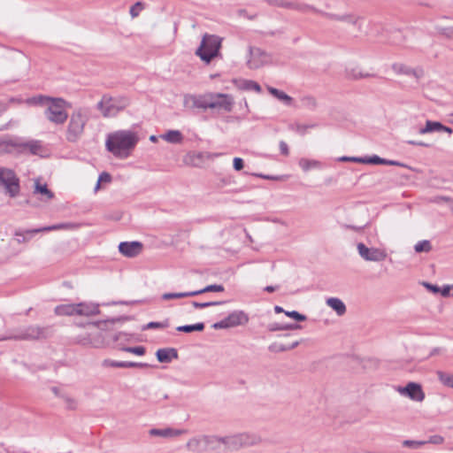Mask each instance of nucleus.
I'll return each mask as SVG.
<instances>
[{
  "mask_svg": "<svg viewBox=\"0 0 453 453\" xmlns=\"http://www.w3.org/2000/svg\"><path fill=\"white\" fill-rule=\"evenodd\" d=\"M89 120V110L86 107L76 108L70 115L66 128V140L77 142L84 133L85 126Z\"/></svg>",
  "mask_w": 453,
  "mask_h": 453,
  "instance_id": "nucleus-2",
  "label": "nucleus"
},
{
  "mask_svg": "<svg viewBox=\"0 0 453 453\" xmlns=\"http://www.w3.org/2000/svg\"><path fill=\"white\" fill-rule=\"evenodd\" d=\"M326 303L334 311H345L346 310L344 303L338 297H329Z\"/></svg>",
  "mask_w": 453,
  "mask_h": 453,
  "instance_id": "nucleus-38",
  "label": "nucleus"
},
{
  "mask_svg": "<svg viewBox=\"0 0 453 453\" xmlns=\"http://www.w3.org/2000/svg\"><path fill=\"white\" fill-rule=\"evenodd\" d=\"M233 163H234V168L236 171H241L244 166L243 160L241 157H234Z\"/></svg>",
  "mask_w": 453,
  "mask_h": 453,
  "instance_id": "nucleus-56",
  "label": "nucleus"
},
{
  "mask_svg": "<svg viewBox=\"0 0 453 453\" xmlns=\"http://www.w3.org/2000/svg\"><path fill=\"white\" fill-rule=\"evenodd\" d=\"M61 398L65 403V407L68 410H75L77 408V401L74 398H73L70 395H67L65 394L61 395Z\"/></svg>",
  "mask_w": 453,
  "mask_h": 453,
  "instance_id": "nucleus-47",
  "label": "nucleus"
},
{
  "mask_svg": "<svg viewBox=\"0 0 453 453\" xmlns=\"http://www.w3.org/2000/svg\"><path fill=\"white\" fill-rule=\"evenodd\" d=\"M234 83L241 90H253L257 93L262 91L261 86L257 81L251 80L239 79L234 80Z\"/></svg>",
  "mask_w": 453,
  "mask_h": 453,
  "instance_id": "nucleus-26",
  "label": "nucleus"
},
{
  "mask_svg": "<svg viewBox=\"0 0 453 453\" xmlns=\"http://www.w3.org/2000/svg\"><path fill=\"white\" fill-rule=\"evenodd\" d=\"M426 287L427 288L431 289L434 293L440 292V288L436 285H431V284L426 283Z\"/></svg>",
  "mask_w": 453,
  "mask_h": 453,
  "instance_id": "nucleus-60",
  "label": "nucleus"
},
{
  "mask_svg": "<svg viewBox=\"0 0 453 453\" xmlns=\"http://www.w3.org/2000/svg\"><path fill=\"white\" fill-rule=\"evenodd\" d=\"M301 104L308 110H314L317 107V101L311 96H305L301 98Z\"/></svg>",
  "mask_w": 453,
  "mask_h": 453,
  "instance_id": "nucleus-42",
  "label": "nucleus"
},
{
  "mask_svg": "<svg viewBox=\"0 0 453 453\" xmlns=\"http://www.w3.org/2000/svg\"><path fill=\"white\" fill-rule=\"evenodd\" d=\"M111 176L108 173H102L100 175H99V178H98V180H97V183H96V186L95 188L96 190H98L99 188H100V183L101 182H111Z\"/></svg>",
  "mask_w": 453,
  "mask_h": 453,
  "instance_id": "nucleus-50",
  "label": "nucleus"
},
{
  "mask_svg": "<svg viewBox=\"0 0 453 453\" xmlns=\"http://www.w3.org/2000/svg\"><path fill=\"white\" fill-rule=\"evenodd\" d=\"M340 161H342V162H356V163L363 164L364 158L363 157H342L340 158Z\"/></svg>",
  "mask_w": 453,
  "mask_h": 453,
  "instance_id": "nucleus-54",
  "label": "nucleus"
},
{
  "mask_svg": "<svg viewBox=\"0 0 453 453\" xmlns=\"http://www.w3.org/2000/svg\"><path fill=\"white\" fill-rule=\"evenodd\" d=\"M226 304V302H195V301H190V300L185 301L183 303L184 309L187 311H191L192 310H196V309L223 306Z\"/></svg>",
  "mask_w": 453,
  "mask_h": 453,
  "instance_id": "nucleus-22",
  "label": "nucleus"
},
{
  "mask_svg": "<svg viewBox=\"0 0 453 453\" xmlns=\"http://www.w3.org/2000/svg\"><path fill=\"white\" fill-rule=\"evenodd\" d=\"M22 145V153L28 150L33 155H38L42 150V143L40 141L31 140V141H21Z\"/></svg>",
  "mask_w": 453,
  "mask_h": 453,
  "instance_id": "nucleus-31",
  "label": "nucleus"
},
{
  "mask_svg": "<svg viewBox=\"0 0 453 453\" xmlns=\"http://www.w3.org/2000/svg\"><path fill=\"white\" fill-rule=\"evenodd\" d=\"M382 165L406 167V165H404L403 163H401L399 161H395V160H388V159H385V158L383 159Z\"/></svg>",
  "mask_w": 453,
  "mask_h": 453,
  "instance_id": "nucleus-59",
  "label": "nucleus"
},
{
  "mask_svg": "<svg viewBox=\"0 0 453 453\" xmlns=\"http://www.w3.org/2000/svg\"><path fill=\"white\" fill-rule=\"evenodd\" d=\"M51 391L53 392V394L56 395V396H58V397H61V395H63L64 394H61L60 393V390L59 388H58L57 387H53L51 388Z\"/></svg>",
  "mask_w": 453,
  "mask_h": 453,
  "instance_id": "nucleus-63",
  "label": "nucleus"
},
{
  "mask_svg": "<svg viewBox=\"0 0 453 453\" xmlns=\"http://www.w3.org/2000/svg\"><path fill=\"white\" fill-rule=\"evenodd\" d=\"M80 226L79 224L73 223V222H65V223H59L55 224L48 226H43L40 228L35 229H30V230H16L14 233L15 240L18 243H23L28 242L33 234L41 233V232H50V231H55V230H74L77 229Z\"/></svg>",
  "mask_w": 453,
  "mask_h": 453,
  "instance_id": "nucleus-5",
  "label": "nucleus"
},
{
  "mask_svg": "<svg viewBox=\"0 0 453 453\" xmlns=\"http://www.w3.org/2000/svg\"><path fill=\"white\" fill-rule=\"evenodd\" d=\"M392 69L398 74L412 75L416 79H419L423 75V71L421 69H412L403 64L395 63L392 65Z\"/></svg>",
  "mask_w": 453,
  "mask_h": 453,
  "instance_id": "nucleus-24",
  "label": "nucleus"
},
{
  "mask_svg": "<svg viewBox=\"0 0 453 453\" xmlns=\"http://www.w3.org/2000/svg\"><path fill=\"white\" fill-rule=\"evenodd\" d=\"M150 435L151 436H159L164 438H171L177 437L183 434L182 430L173 429L171 427H166L163 429L159 428H152L149 431Z\"/></svg>",
  "mask_w": 453,
  "mask_h": 453,
  "instance_id": "nucleus-25",
  "label": "nucleus"
},
{
  "mask_svg": "<svg viewBox=\"0 0 453 453\" xmlns=\"http://www.w3.org/2000/svg\"><path fill=\"white\" fill-rule=\"evenodd\" d=\"M397 391L412 401L422 402L425 399L421 385L416 382H409L405 387H399Z\"/></svg>",
  "mask_w": 453,
  "mask_h": 453,
  "instance_id": "nucleus-15",
  "label": "nucleus"
},
{
  "mask_svg": "<svg viewBox=\"0 0 453 453\" xmlns=\"http://www.w3.org/2000/svg\"><path fill=\"white\" fill-rule=\"evenodd\" d=\"M221 42L222 39L219 36L205 34L202 38L200 46L196 50V55L203 62L210 63L219 55Z\"/></svg>",
  "mask_w": 453,
  "mask_h": 453,
  "instance_id": "nucleus-4",
  "label": "nucleus"
},
{
  "mask_svg": "<svg viewBox=\"0 0 453 453\" xmlns=\"http://www.w3.org/2000/svg\"><path fill=\"white\" fill-rule=\"evenodd\" d=\"M65 104L66 102L62 98L52 97L44 111L47 119L56 125L64 124L68 119V114L65 111Z\"/></svg>",
  "mask_w": 453,
  "mask_h": 453,
  "instance_id": "nucleus-6",
  "label": "nucleus"
},
{
  "mask_svg": "<svg viewBox=\"0 0 453 453\" xmlns=\"http://www.w3.org/2000/svg\"><path fill=\"white\" fill-rule=\"evenodd\" d=\"M271 61L270 55L259 48H250L247 65L250 69H258Z\"/></svg>",
  "mask_w": 453,
  "mask_h": 453,
  "instance_id": "nucleus-12",
  "label": "nucleus"
},
{
  "mask_svg": "<svg viewBox=\"0 0 453 453\" xmlns=\"http://www.w3.org/2000/svg\"><path fill=\"white\" fill-rule=\"evenodd\" d=\"M35 194H42L45 196L46 201L51 200L54 197V194L50 191L46 184H41L39 181H35Z\"/></svg>",
  "mask_w": 453,
  "mask_h": 453,
  "instance_id": "nucleus-36",
  "label": "nucleus"
},
{
  "mask_svg": "<svg viewBox=\"0 0 453 453\" xmlns=\"http://www.w3.org/2000/svg\"><path fill=\"white\" fill-rule=\"evenodd\" d=\"M104 367L127 368V361H115L111 359H104L102 363Z\"/></svg>",
  "mask_w": 453,
  "mask_h": 453,
  "instance_id": "nucleus-44",
  "label": "nucleus"
},
{
  "mask_svg": "<svg viewBox=\"0 0 453 453\" xmlns=\"http://www.w3.org/2000/svg\"><path fill=\"white\" fill-rule=\"evenodd\" d=\"M22 103H25V100H23L22 98H18V97L9 98L7 103L0 101V115L3 114L4 112H5L9 109L10 104H19Z\"/></svg>",
  "mask_w": 453,
  "mask_h": 453,
  "instance_id": "nucleus-46",
  "label": "nucleus"
},
{
  "mask_svg": "<svg viewBox=\"0 0 453 453\" xmlns=\"http://www.w3.org/2000/svg\"><path fill=\"white\" fill-rule=\"evenodd\" d=\"M408 143H410L411 145L423 146V147H426L427 146L426 143L422 142H417V141H409Z\"/></svg>",
  "mask_w": 453,
  "mask_h": 453,
  "instance_id": "nucleus-61",
  "label": "nucleus"
},
{
  "mask_svg": "<svg viewBox=\"0 0 453 453\" xmlns=\"http://www.w3.org/2000/svg\"><path fill=\"white\" fill-rule=\"evenodd\" d=\"M437 378L439 381L450 388H453V374L448 373L442 371H437L436 372Z\"/></svg>",
  "mask_w": 453,
  "mask_h": 453,
  "instance_id": "nucleus-39",
  "label": "nucleus"
},
{
  "mask_svg": "<svg viewBox=\"0 0 453 453\" xmlns=\"http://www.w3.org/2000/svg\"><path fill=\"white\" fill-rule=\"evenodd\" d=\"M244 443V436L242 434H235L223 437V451L237 450Z\"/></svg>",
  "mask_w": 453,
  "mask_h": 453,
  "instance_id": "nucleus-21",
  "label": "nucleus"
},
{
  "mask_svg": "<svg viewBox=\"0 0 453 453\" xmlns=\"http://www.w3.org/2000/svg\"><path fill=\"white\" fill-rule=\"evenodd\" d=\"M363 158H364L363 164H372V165H382L383 159H384V158L380 157L377 155H373L372 157H365Z\"/></svg>",
  "mask_w": 453,
  "mask_h": 453,
  "instance_id": "nucleus-49",
  "label": "nucleus"
},
{
  "mask_svg": "<svg viewBox=\"0 0 453 453\" xmlns=\"http://www.w3.org/2000/svg\"><path fill=\"white\" fill-rule=\"evenodd\" d=\"M128 336H129V334H127L126 333L118 332V333H115L114 334H112L111 339L114 342L117 343L116 348L119 350H122V351H125L127 353H132V354H134L137 356L144 355L146 349L143 346L125 347V346L121 345L120 343H119V342L122 339L128 341L129 340Z\"/></svg>",
  "mask_w": 453,
  "mask_h": 453,
  "instance_id": "nucleus-17",
  "label": "nucleus"
},
{
  "mask_svg": "<svg viewBox=\"0 0 453 453\" xmlns=\"http://www.w3.org/2000/svg\"><path fill=\"white\" fill-rule=\"evenodd\" d=\"M426 441H413V440H404L403 441V446L406 448L411 449H418L419 447L425 445Z\"/></svg>",
  "mask_w": 453,
  "mask_h": 453,
  "instance_id": "nucleus-48",
  "label": "nucleus"
},
{
  "mask_svg": "<svg viewBox=\"0 0 453 453\" xmlns=\"http://www.w3.org/2000/svg\"><path fill=\"white\" fill-rule=\"evenodd\" d=\"M443 125L438 121L426 120V126L419 129V134H424L432 132H441Z\"/></svg>",
  "mask_w": 453,
  "mask_h": 453,
  "instance_id": "nucleus-35",
  "label": "nucleus"
},
{
  "mask_svg": "<svg viewBox=\"0 0 453 453\" xmlns=\"http://www.w3.org/2000/svg\"><path fill=\"white\" fill-rule=\"evenodd\" d=\"M249 321L246 313H229L224 319L212 325L214 329H227L237 326L245 325Z\"/></svg>",
  "mask_w": 453,
  "mask_h": 453,
  "instance_id": "nucleus-10",
  "label": "nucleus"
},
{
  "mask_svg": "<svg viewBox=\"0 0 453 453\" xmlns=\"http://www.w3.org/2000/svg\"><path fill=\"white\" fill-rule=\"evenodd\" d=\"M265 1L267 4H269L270 5L283 7V8H287V9L299 10V11H303V12L309 9V7L306 5H300L296 3L286 2L284 0H265Z\"/></svg>",
  "mask_w": 453,
  "mask_h": 453,
  "instance_id": "nucleus-28",
  "label": "nucleus"
},
{
  "mask_svg": "<svg viewBox=\"0 0 453 453\" xmlns=\"http://www.w3.org/2000/svg\"><path fill=\"white\" fill-rule=\"evenodd\" d=\"M224 290V288L222 285H210V286H207L206 288L201 289V290H196V291H190V292H179V293H165L162 296V299L163 300H171V299H178V298H183V297H188V296H196L198 294H202V293H204V292H209V291H215V292H221Z\"/></svg>",
  "mask_w": 453,
  "mask_h": 453,
  "instance_id": "nucleus-16",
  "label": "nucleus"
},
{
  "mask_svg": "<svg viewBox=\"0 0 453 453\" xmlns=\"http://www.w3.org/2000/svg\"><path fill=\"white\" fill-rule=\"evenodd\" d=\"M204 329V323L198 322L193 325H184V326H177L176 330L178 332H183V333H193L195 331L202 332Z\"/></svg>",
  "mask_w": 453,
  "mask_h": 453,
  "instance_id": "nucleus-37",
  "label": "nucleus"
},
{
  "mask_svg": "<svg viewBox=\"0 0 453 453\" xmlns=\"http://www.w3.org/2000/svg\"><path fill=\"white\" fill-rule=\"evenodd\" d=\"M22 139L20 138H7L0 141V150L5 153H22Z\"/></svg>",
  "mask_w": 453,
  "mask_h": 453,
  "instance_id": "nucleus-20",
  "label": "nucleus"
},
{
  "mask_svg": "<svg viewBox=\"0 0 453 453\" xmlns=\"http://www.w3.org/2000/svg\"><path fill=\"white\" fill-rule=\"evenodd\" d=\"M160 138L169 143H180L183 140V135L179 130H169L166 133L160 134Z\"/></svg>",
  "mask_w": 453,
  "mask_h": 453,
  "instance_id": "nucleus-33",
  "label": "nucleus"
},
{
  "mask_svg": "<svg viewBox=\"0 0 453 453\" xmlns=\"http://www.w3.org/2000/svg\"><path fill=\"white\" fill-rule=\"evenodd\" d=\"M441 132H446V133L451 134L453 130H452V128L443 125V128H441Z\"/></svg>",
  "mask_w": 453,
  "mask_h": 453,
  "instance_id": "nucleus-64",
  "label": "nucleus"
},
{
  "mask_svg": "<svg viewBox=\"0 0 453 453\" xmlns=\"http://www.w3.org/2000/svg\"><path fill=\"white\" fill-rule=\"evenodd\" d=\"M0 187H3L11 197L18 196L20 189L19 180L13 170L0 167Z\"/></svg>",
  "mask_w": 453,
  "mask_h": 453,
  "instance_id": "nucleus-7",
  "label": "nucleus"
},
{
  "mask_svg": "<svg viewBox=\"0 0 453 453\" xmlns=\"http://www.w3.org/2000/svg\"><path fill=\"white\" fill-rule=\"evenodd\" d=\"M267 89L272 96L281 101L285 105L291 106L293 104L294 99L282 90L273 87H268Z\"/></svg>",
  "mask_w": 453,
  "mask_h": 453,
  "instance_id": "nucleus-32",
  "label": "nucleus"
},
{
  "mask_svg": "<svg viewBox=\"0 0 453 453\" xmlns=\"http://www.w3.org/2000/svg\"><path fill=\"white\" fill-rule=\"evenodd\" d=\"M449 292H450V288L449 286H446L443 288V289L441 290V296H448L449 295Z\"/></svg>",
  "mask_w": 453,
  "mask_h": 453,
  "instance_id": "nucleus-62",
  "label": "nucleus"
},
{
  "mask_svg": "<svg viewBox=\"0 0 453 453\" xmlns=\"http://www.w3.org/2000/svg\"><path fill=\"white\" fill-rule=\"evenodd\" d=\"M414 250L417 253L429 252L432 250L431 242L427 240L420 241L414 246Z\"/></svg>",
  "mask_w": 453,
  "mask_h": 453,
  "instance_id": "nucleus-45",
  "label": "nucleus"
},
{
  "mask_svg": "<svg viewBox=\"0 0 453 453\" xmlns=\"http://www.w3.org/2000/svg\"><path fill=\"white\" fill-rule=\"evenodd\" d=\"M440 34L447 38H453V27L441 28Z\"/></svg>",
  "mask_w": 453,
  "mask_h": 453,
  "instance_id": "nucleus-55",
  "label": "nucleus"
},
{
  "mask_svg": "<svg viewBox=\"0 0 453 453\" xmlns=\"http://www.w3.org/2000/svg\"><path fill=\"white\" fill-rule=\"evenodd\" d=\"M143 5L141 2L135 3L134 5L130 8V15L133 18H135L139 15L140 12L142 10Z\"/></svg>",
  "mask_w": 453,
  "mask_h": 453,
  "instance_id": "nucleus-51",
  "label": "nucleus"
},
{
  "mask_svg": "<svg viewBox=\"0 0 453 453\" xmlns=\"http://www.w3.org/2000/svg\"><path fill=\"white\" fill-rule=\"evenodd\" d=\"M299 165L304 172H307L311 168H320L321 163L314 159L301 158L299 160Z\"/></svg>",
  "mask_w": 453,
  "mask_h": 453,
  "instance_id": "nucleus-40",
  "label": "nucleus"
},
{
  "mask_svg": "<svg viewBox=\"0 0 453 453\" xmlns=\"http://www.w3.org/2000/svg\"><path fill=\"white\" fill-rule=\"evenodd\" d=\"M129 105V99L126 96H111L104 94L101 100L96 104V109L104 118L115 117L119 111Z\"/></svg>",
  "mask_w": 453,
  "mask_h": 453,
  "instance_id": "nucleus-3",
  "label": "nucleus"
},
{
  "mask_svg": "<svg viewBox=\"0 0 453 453\" xmlns=\"http://www.w3.org/2000/svg\"><path fill=\"white\" fill-rule=\"evenodd\" d=\"M64 308H66L68 310L67 311L80 312V311H84V310H87V311H97L98 304L88 305L87 303H81L78 304H73V305H68V306H58V307H56L55 311H62V310Z\"/></svg>",
  "mask_w": 453,
  "mask_h": 453,
  "instance_id": "nucleus-27",
  "label": "nucleus"
},
{
  "mask_svg": "<svg viewBox=\"0 0 453 453\" xmlns=\"http://www.w3.org/2000/svg\"><path fill=\"white\" fill-rule=\"evenodd\" d=\"M357 250L358 255L365 261L368 262H382L388 257V253L385 249L375 247L369 248L363 242L357 243Z\"/></svg>",
  "mask_w": 453,
  "mask_h": 453,
  "instance_id": "nucleus-8",
  "label": "nucleus"
},
{
  "mask_svg": "<svg viewBox=\"0 0 453 453\" xmlns=\"http://www.w3.org/2000/svg\"><path fill=\"white\" fill-rule=\"evenodd\" d=\"M210 109H222L227 112L231 111L234 105L232 96L224 93H210Z\"/></svg>",
  "mask_w": 453,
  "mask_h": 453,
  "instance_id": "nucleus-13",
  "label": "nucleus"
},
{
  "mask_svg": "<svg viewBox=\"0 0 453 453\" xmlns=\"http://www.w3.org/2000/svg\"><path fill=\"white\" fill-rule=\"evenodd\" d=\"M210 93H205L203 95H186L184 96V105L186 107L195 109H210V106H211V104H210Z\"/></svg>",
  "mask_w": 453,
  "mask_h": 453,
  "instance_id": "nucleus-14",
  "label": "nucleus"
},
{
  "mask_svg": "<svg viewBox=\"0 0 453 453\" xmlns=\"http://www.w3.org/2000/svg\"><path fill=\"white\" fill-rule=\"evenodd\" d=\"M52 100V97L43 96V95H38L32 97H28L25 100V104L28 105H47L49 102Z\"/></svg>",
  "mask_w": 453,
  "mask_h": 453,
  "instance_id": "nucleus-34",
  "label": "nucleus"
},
{
  "mask_svg": "<svg viewBox=\"0 0 453 453\" xmlns=\"http://www.w3.org/2000/svg\"><path fill=\"white\" fill-rule=\"evenodd\" d=\"M426 443H432V444H441L444 441V438L441 435H432L429 437L427 441H426Z\"/></svg>",
  "mask_w": 453,
  "mask_h": 453,
  "instance_id": "nucleus-53",
  "label": "nucleus"
},
{
  "mask_svg": "<svg viewBox=\"0 0 453 453\" xmlns=\"http://www.w3.org/2000/svg\"><path fill=\"white\" fill-rule=\"evenodd\" d=\"M280 153L284 156H288L289 150L288 146L284 141H280L279 143Z\"/></svg>",
  "mask_w": 453,
  "mask_h": 453,
  "instance_id": "nucleus-58",
  "label": "nucleus"
},
{
  "mask_svg": "<svg viewBox=\"0 0 453 453\" xmlns=\"http://www.w3.org/2000/svg\"><path fill=\"white\" fill-rule=\"evenodd\" d=\"M202 441L203 436L198 438H192L188 441L187 447L192 450H203V441Z\"/></svg>",
  "mask_w": 453,
  "mask_h": 453,
  "instance_id": "nucleus-43",
  "label": "nucleus"
},
{
  "mask_svg": "<svg viewBox=\"0 0 453 453\" xmlns=\"http://www.w3.org/2000/svg\"><path fill=\"white\" fill-rule=\"evenodd\" d=\"M204 451H223V437L216 435H203Z\"/></svg>",
  "mask_w": 453,
  "mask_h": 453,
  "instance_id": "nucleus-19",
  "label": "nucleus"
},
{
  "mask_svg": "<svg viewBox=\"0 0 453 453\" xmlns=\"http://www.w3.org/2000/svg\"><path fill=\"white\" fill-rule=\"evenodd\" d=\"M129 319H131V317L119 316L117 318L107 319L103 320L88 319L86 322V324L93 326L103 332L108 333L118 329L123 325L124 322Z\"/></svg>",
  "mask_w": 453,
  "mask_h": 453,
  "instance_id": "nucleus-9",
  "label": "nucleus"
},
{
  "mask_svg": "<svg viewBox=\"0 0 453 453\" xmlns=\"http://www.w3.org/2000/svg\"><path fill=\"white\" fill-rule=\"evenodd\" d=\"M142 250V243L140 242H123L119 245V251L127 257H134Z\"/></svg>",
  "mask_w": 453,
  "mask_h": 453,
  "instance_id": "nucleus-18",
  "label": "nucleus"
},
{
  "mask_svg": "<svg viewBox=\"0 0 453 453\" xmlns=\"http://www.w3.org/2000/svg\"><path fill=\"white\" fill-rule=\"evenodd\" d=\"M299 345L298 341H295L292 343H283V342H273L268 346L269 351L273 353L285 352L288 350H291Z\"/></svg>",
  "mask_w": 453,
  "mask_h": 453,
  "instance_id": "nucleus-30",
  "label": "nucleus"
},
{
  "mask_svg": "<svg viewBox=\"0 0 453 453\" xmlns=\"http://www.w3.org/2000/svg\"><path fill=\"white\" fill-rule=\"evenodd\" d=\"M149 366H150V365L147 363H137V362L127 361V368H134V367L145 368V367H149Z\"/></svg>",
  "mask_w": 453,
  "mask_h": 453,
  "instance_id": "nucleus-57",
  "label": "nucleus"
},
{
  "mask_svg": "<svg viewBox=\"0 0 453 453\" xmlns=\"http://www.w3.org/2000/svg\"><path fill=\"white\" fill-rule=\"evenodd\" d=\"M140 141L137 132L120 129L109 133L106 136L105 148L115 157L127 158Z\"/></svg>",
  "mask_w": 453,
  "mask_h": 453,
  "instance_id": "nucleus-1",
  "label": "nucleus"
},
{
  "mask_svg": "<svg viewBox=\"0 0 453 453\" xmlns=\"http://www.w3.org/2000/svg\"><path fill=\"white\" fill-rule=\"evenodd\" d=\"M288 318H289L292 322H273L268 325V329L270 331H278V330H289V329H297L300 328V326L297 325V322L303 321L306 319V317L303 313H284Z\"/></svg>",
  "mask_w": 453,
  "mask_h": 453,
  "instance_id": "nucleus-11",
  "label": "nucleus"
},
{
  "mask_svg": "<svg viewBox=\"0 0 453 453\" xmlns=\"http://www.w3.org/2000/svg\"><path fill=\"white\" fill-rule=\"evenodd\" d=\"M43 336V330L40 327H28L26 331L15 338L20 340H37Z\"/></svg>",
  "mask_w": 453,
  "mask_h": 453,
  "instance_id": "nucleus-29",
  "label": "nucleus"
},
{
  "mask_svg": "<svg viewBox=\"0 0 453 453\" xmlns=\"http://www.w3.org/2000/svg\"><path fill=\"white\" fill-rule=\"evenodd\" d=\"M169 326L168 319H165L162 322H150L148 324L142 325L141 326V331H145L149 329H157V328H165Z\"/></svg>",
  "mask_w": 453,
  "mask_h": 453,
  "instance_id": "nucleus-41",
  "label": "nucleus"
},
{
  "mask_svg": "<svg viewBox=\"0 0 453 453\" xmlns=\"http://www.w3.org/2000/svg\"><path fill=\"white\" fill-rule=\"evenodd\" d=\"M156 357L160 363H171L173 359L178 358L179 354L174 348H164L157 350Z\"/></svg>",
  "mask_w": 453,
  "mask_h": 453,
  "instance_id": "nucleus-23",
  "label": "nucleus"
},
{
  "mask_svg": "<svg viewBox=\"0 0 453 453\" xmlns=\"http://www.w3.org/2000/svg\"><path fill=\"white\" fill-rule=\"evenodd\" d=\"M331 17L335 19L349 22V23H352V24H355L356 21H357V19L355 17H353V16H350V15H344V16L331 15Z\"/></svg>",
  "mask_w": 453,
  "mask_h": 453,
  "instance_id": "nucleus-52",
  "label": "nucleus"
}]
</instances>
